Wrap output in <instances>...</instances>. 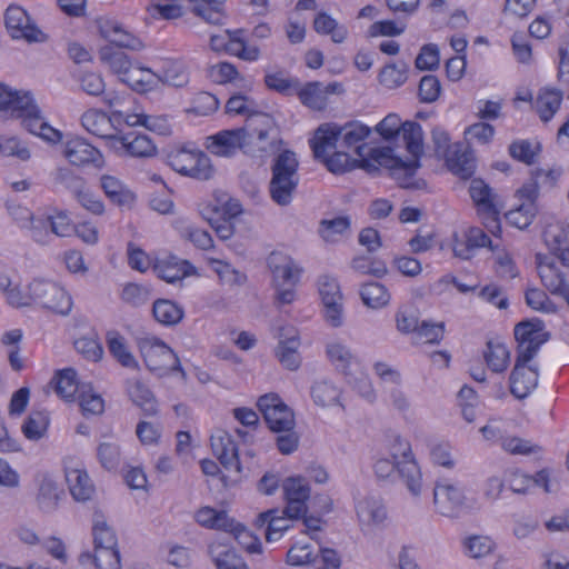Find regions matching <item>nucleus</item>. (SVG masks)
<instances>
[{
	"mask_svg": "<svg viewBox=\"0 0 569 569\" xmlns=\"http://www.w3.org/2000/svg\"><path fill=\"white\" fill-rule=\"evenodd\" d=\"M376 131L386 141H391L400 136L402 137L411 159L403 161L400 158H396L391 167L395 170H403L407 177L413 176L416 170L420 167L419 159L423 153V133L421 126L415 121L401 122L398 114L390 113L376 126Z\"/></svg>",
	"mask_w": 569,
	"mask_h": 569,
	"instance_id": "obj_1",
	"label": "nucleus"
},
{
	"mask_svg": "<svg viewBox=\"0 0 569 569\" xmlns=\"http://www.w3.org/2000/svg\"><path fill=\"white\" fill-rule=\"evenodd\" d=\"M371 132V129L358 121L348 122L343 126L336 123H323L318 127L313 138L310 140L313 154L322 156L338 147L356 148L359 157L368 150L366 143H361Z\"/></svg>",
	"mask_w": 569,
	"mask_h": 569,
	"instance_id": "obj_2",
	"label": "nucleus"
},
{
	"mask_svg": "<svg viewBox=\"0 0 569 569\" xmlns=\"http://www.w3.org/2000/svg\"><path fill=\"white\" fill-rule=\"evenodd\" d=\"M267 267L276 289V303L290 305L296 299V286L300 281L302 268L288 254L272 251L267 258Z\"/></svg>",
	"mask_w": 569,
	"mask_h": 569,
	"instance_id": "obj_3",
	"label": "nucleus"
},
{
	"mask_svg": "<svg viewBox=\"0 0 569 569\" xmlns=\"http://www.w3.org/2000/svg\"><path fill=\"white\" fill-rule=\"evenodd\" d=\"M298 167L296 154L290 150H284L274 158L271 166L269 193L277 204L284 207L292 201L299 184Z\"/></svg>",
	"mask_w": 569,
	"mask_h": 569,
	"instance_id": "obj_4",
	"label": "nucleus"
},
{
	"mask_svg": "<svg viewBox=\"0 0 569 569\" xmlns=\"http://www.w3.org/2000/svg\"><path fill=\"white\" fill-rule=\"evenodd\" d=\"M433 507L437 515L456 520L469 509L465 491L447 480H437L433 486Z\"/></svg>",
	"mask_w": 569,
	"mask_h": 569,
	"instance_id": "obj_5",
	"label": "nucleus"
},
{
	"mask_svg": "<svg viewBox=\"0 0 569 569\" xmlns=\"http://www.w3.org/2000/svg\"><path fill=\"white\" fill-rule=\"evenodd\" d=\"M138 347L147 368L160 375L171 370H181L179 358L173 350L156 337H143Z\"/></svg>",
	"mask_w": 569,
	"mask_h": 569,
	"instance_id": "obj_6",
	"label": "nucleus"
},
{
	"mask_svg": "<svg viewBox=\"0 0 569 569\" xmlns=\"http://www.w3.org/2000/svg\"><path fill=\"white\" fill-rule=\"evenodd\" d=\"M32 305L50 309L60 315H68L72 301L67 291L54 282L33 280L31 282Z\"/></svg>",
	"mask_w": 569,
	"mask_h": 569,
	"instance_id": "obj_7",
	"label": "nucleus"
},
{
	"mask_svg": "<svg viewBox=\"0 0 569 569\" xmlns=\"http://www.w3.org/2000/svg\"><path fill=\"white\" fill-rule=\"evenodd\" d=\"M515 338L518 341L516 363L528 366L538 353L540 347L548 340V333L543 332L540 322H520L515 327Z\"/></svg>",
	"mask_w": 569,
	"mask_h": 569,
	"instance_id": "obj_8",
	"label": "nucleus"
},
{
	"mask_svg": "<svg viewBox=\"0 0 569 569\" xmlns=\"http://www.w3.org/2000/svg\"><path fill=\"white\" fill-rule=\"evenodd\" d=\"M257 406L272 431H290L293 429V412L277 393L261 396Z\"/></svg>",
	"mask_w": 569,
	"mask_h": 569,
	"instance_id": "obj_9",
	"label": "nucleus"
},
{
	"mask_svg": "<svg viewBox=\"0 0 569 569\" xmlns=\"http://www.w3.org/2000/svg\"><path fill=\"white\" fill-rule=\"evenodd\" d=\"M4 23L13 39H23L28 42H43L47 39L21 7L10 6L6 10Z\"/></svg>",
	"mask_w": 569,
	"mask_h": 569,
	"instance_id": "obj_10",
	"label": "nucleus"
},
{
	"mask_svg": "<svg viewBox=\"0 0 569 569\" xmlns=\"http://www.w3.org/2000/svg\"><path fill=\"white\" fill-rule=\"evenodd\" d=\"M282 489L287 502L281 513L289 518H300L307 513V501L310 497V487L300 476L289 477L283 480Z\"/></svg>",
	"mask_w": 569,
	"mask_h": 569,
	"instance_id": "obj_11",
	"label": "nucleus"
},
{
	"mask_svg": "<svg viewBox=\"0 0 569 569\" xmlns=\"http://www.w3.org/2000/svg\"><path fill=\"white\" fill-rule=\"evenodd\" d=\"M536 263L543 287L551 295L563 297L569 290V273L561 270L551 256L537 253Z\"/></svg>",
	"mask_w": 569,
	"mask_h": 569,
	"instance_id": "obj_12",
	"label": "nucleus"
},
{
	"mask_svg": "<svg viewBox=\"0 0 569 569\" xmlns=\"http://www.w3.org/2000/svg\"><path fill=\"white\" fill-rule=\"evenodd\" d=\"M109 148L117 154L149 158L156 154L157 147L147 134L129 132L110 139Z\"/></svg>",
	"mask_w": 569,
	"mask_h": 569,
	"instance_id": "obj_13",
	"label": "nucleus"
},
{
	"mask_svg": "<svg viewBox=\"0 0 569 569\" xmlns=\"http://www.w3.org/2000/svg\"><path fill=\"white\" fill-rule=\"evenodd\" d=\"M248 134L247 128H238L232 130H223L214 136L208 137V150L219 157H231L238 149L247 144Z\"/></svg>",
	"mask_w": 569,
	"mask_h": 569,
	"instance_id": "obj_14",
	"label": "nucleus"
},
{
	"mask_svg": "<svg viewBox=\"0 0 569 569\" xmlns=\"http://www.w3.org/2000/svg\"><path fill=\"white\" fill-rule=\"evenodd\" d=\"M153 269L160 279L170 284L181 283L184 278L197 273L196 267L190 261L173 254L159 259Z\"/></svg>",
	"mask_w": 569,
	"mask_h": 569,
	"instance_id": "obj_15",
	"label": "nucleus"
},
{
	"mask_svg": "<svg viewBox=\"0 0 569 569\" xmlns=\"http://www.w3.org/2000/svg\"><path fill=\"white\" fill-rule=\"evenodd\" d=\"M211 448L213 455L227 470L241 472V465L238 456V448L232 437L224 430H218L211 436Z\"/></svg>",
	"mask_w": 569,
	"mask_h": 569,
	"instance_id": "obj_16",
	"label": "nucleus"
},
{
	"mask_svg": "<svg viewBox=\"0 0 569 569\" xmlns=\"http://www.w3.org/2000/svg\"><path fill=\"white\" fill-rule=\"evenodd\" d=\"M100 34L108 40L110 43L134 51L143 49V43L140 39L126 31L121 23L112 19H100L99 20Z\"/></svg>",
	"mask_w": 569,
	"mask_h": 569,
	"instance_id": "obj_17",
	"label": "nucleus"
},
{
	"mask_svg": "<svg viewBox=\"0 0 569 569\" xmlns=\"http://www.w3.org/2000/svg\"><path fill=\"white\" fill-rule=\"evenodd\" d=\"M63 153L73 166L80 167L93 163L100 167L102 164V154L100 151L79 137L67 141Z\"/></svg>",
	"mask_w": 569,
	"mask_h": 569,
	"instance_id": "obj_18",
	"label": "nucleus"
},
{
	"mask_svg": "<svg viewBox=\"0 0 569 569\" xmlns=\"http://www.w3.org/2000/svg\"><path fill=\"white\" fill-rule=\"evenodd\" d=\"M538 368L515 363L510 373V392L518 399H525L538 385Z\"/></svg>",
	"mask_w": 569,
	"mask_h": 569,
	"instance_id": "obj_19",
	"label": "nucleus"
},
{
	"mask_svg": "<svg viewBox=\"0 0 569 569\" xmlns=\"http://www.w3.org/2000/svg\"><path fill=\"white\" fill-rule=\"evenodd\" d=\"M341 86L337 82L323 84L315 81L307 83L298 92L300 101L312 110H323L327 106L328 96L340 92Z\"/></svg>",
	"mask_w": 569,
	"mask_h": 569,
	"instance_id": "obj_20",
	"label": "nucleus"
},
{
	"mask_svg": "<svg viewBox=\"0 0 569 569\" xmlns=\"http://www.w3.org/2000/svg\"><path fill=\"white\" fill-rule=\"evenodd\" d=\"M358 519L362 526L379 527L387 520V509L381 498L368 496L356 506Z\"/></svg>",
	"mask_w": 569,
	"mask_h": 569,
	"instance_id": "obj_21",
	"label": "nucleus"
},
{
	"mask_svg": "<svg viewBox=\"0 0 569 569\" xmlns=\"http://www.w3.org/2000/svg\"><path fill=\"white\" fill-rule=\"evenodd\" d=\"M100 187L106 197L118 207L130 208L136 202V194L120 179L110 174L100 177Z\"/></svg>",
	"mask_w": 569,
	"mask_h": 569,
	"instance_id": "obj_22",
	"label": "nucleus"
},
{
	"mask_svg": "<svg viewBox=\"0 0 569 569\" xmlns=\"http://www.w3.org/2000/svg\"><path fill=\"white\" fill-rule=\"evenodd\" d=\"M208 556L217 569H249L232 548L219 540L209 543Z\"/></svg>",
	"mask_w": 569,
	"mask_h": 569,
	"instance_id": "obj_23",
	"label": "nucleus"
},
{
	"mask_svg": "<svg viewBox=\"0 0 569 569\" xmlns=\"http://www.w3.org/2000/svg\"><path fill=\"white\" fill-rule=\"evenodd\" d=\"M66 480L71 496L77 501H87L94 493V486L84 469L79 467L66 469Z\"/></svg>",
	"mask_w": 569,
	"mask_h": 569,
	"instance_id": "obj_24",
	"label": "nucleus"
},
{
	"mask_svg": "<svg viewBox=\"0 0 569 569\" xmlns=\"http://www.w3.org/2000/svg\"><path fill=\"white\" fill-rule=\"evenodd\" d=\"M82 127L91 134L107 140V146L111 138L117 137L112 134L113 126L111 119L106 112L90 109L81 117Z\"/></svg>",
	"mask_w": 569,
	"mask_h": 569,
	"instance_id": "obj_25",
	"label": "nucleus"
},
{
	"mask_svg": "<svg viewBox=\"0 0 569 569\" xmlns=\"http://www.w3.org/2000/svg\"><path fill=\"white\" fill-rule=\"evenodd\" d=\"M293 519L284 513L280 516L278 509H270L258 516L256 525L263 527L267 523L266 539L270 542L276 541L282 532L288 530L290 528V520Z\"/></svg>",
	"mask_w": 569,
	"mask_h": 569,
	"instance_id": "obj_26",
	"label": "nucleus"
},
{
	"mask_svg": "<svg viewBox=\"0 0 569 569\" xmlns=\"http://www.w3.org/2000/svg\"><path fill=\"white\" fill-rule=\"evenodd\" d=\"M359 295L363 305L370 309H382L390 303L388 288L377 281H369L360 287Z\"/></svg>",
	"mask_w": 569,
	"mask_h": 569,
	"instance_id": "obj_27",
	"label": "nucleus"
},
{
	"mask_svg": "<svg viewBox=\"0 0 569 569\" xmlns=\"http://www.w3.org/2000/svg\"><path fill=\"white\" fill-rule=\"evenodd\" d=\"M127 393L130 399L140 407L147 415L157 413V405L152 392L149 388L138 379L127 381Z\"/></svg>",
	"mask_w": 569,
	"mask_h": 569,
	"instance_id": "obj_28",
	"label": "nucleus"
},
{
	"mask_svg": "<svg viewBox=\"0 0 569 569\" xmlns=\"http://www.w3.org/2000/svg\"><path fill=\"white\" fill-rule=\"evenodd\" d=\"M99 53L101 61L108 64L111 71L119 74L121 79L131 76L134 67L124 52L117 51L111 46H106L100 49Z\"/></svg>",
	"mask_w": 569,
	"mask_h": 569,
	"instance_id": "obj_29",
	"label": "nucleus"
},
{
	"mask_svg": "<svg viewBox=\"0 0 569 569\" xmlns=\"http://www.w3.org/2000/svg\"><path fill=\"white\" fill-rule=\"evenodd\" d=\"M397 470L407 489L415 498L422 492V475L415 459H407L397 462Z\"/></svg>",
	"mask_w": 569,
	"mask_h": 569,
	"instance_id": "obj_30",
	"label": "nucleus"
},
{
	"mask_svg": "<svg viewBox=\"0 0 569 569\" xmlns=\"http://www.w3.org/2000/svg\"><path fill=\"white\" fill-rule=\"evenodd\" d=\"M310 395L315 405L325 408L339 403L341 390L332 381L321 379L313 382Z\"/></svg>",
	"mask_w": 569,
	"mask_h": 569,
	"instance_id": "obj_31",
	"label": "nucleus"
},
{
	"mask_svg": "<svg viewBox=\"0 0 569 569\" xmlns=\"http://www.w3.org/2000/svg\"><path fill=\"white\" fill-rule=\"evenodd\" d=\"M152 313L154 319L163 326H176L184 316L183 308L168 299H158L153 302Z\"/></svg>",
	"mask_w": 569,
	"mask_h": 569,
	"instance_id": "obj_32",
	"label": "nucleus"
},
{
	"mask_svg": "<svg viewBox=\"0 0 569 569\" xmlns=\"http://www.w3.org/2000/svg\"><path fill=\"white\" fill-rule=\"evenodd\" d=\"M469 193L473 202L485 212L493 217L496 221L497 210L493 203L491 188L481 179H473L470 182Z\"/></svg>",
	"mask_w": 569,
	"mask_h": 569,
	"instance_id": "obj_33",
	"label": "nucleus"
},
{
	"mask_svg": "<svg viewBox=\"0 0 569 569\" xmlns=\"http://www.w3.org/2000/svg\"><path fill=\"white\" fill-rule=\"evenodd\" d=\"M196 521L206 528L226 531L232 528V518L226 511L202 507L196 512Z\"/></svg>",
	"mask_w": 569,
	"mask_h": 569,
	"instance_id": "obj_34",
	"label": "nucleus"
},
{
	"mask_svg": "<svg viewBox=\"0 0 569 569\" xmlns=\"http://www.w3.org/2000/svg\"><path fill=\"white\" fill-rule=\"evenodd\" d=\"M80 561H93L97 569H120V555L117 547L94 548V555L82 553Z\"/></svg>",
	"mask_w": 569,
	"mask_h": 569,
	"instance_id": "obj_35",
	"label": "nucleus"
},
{
	"mask_svg": "<svg viewBox=\"0 0 569 569\" xmlns=\"http://www.w3.org/2000/svg\"><path fill=\"white\" fill-rule=\"evenodd\" d=\"M315 158L322 161L327 169L332 173H343L357 167V159H352L347 152L333 149L326 151L322 156Z\"/></svg>",
	"mask_w": 569,
	"mask_h": 569,
	"instance_id": "obj_36",
	"label": "nucleus"
},
{
	"mask_svg": "<svg viewBox=\"0 0 569 569\" xmlns=\"http://www.w3.org/2000/svg\"><path fill=\"white\" fill-rule=\"evenodd\" d=\"M107 342L110 353L121 366L132 369L139 368L138 361L128 349L122 336L117 332H109L107 336Z\"/></svg>",
	"mask_w": 569,
	"mask_h": 569,
	"instance_id": "obj_37",
	"label": "nucleus"
},
{
	"mask_svg": "<svg viewBox=\"0 0 569 569\" xmlns=\"http://www.w3.org/2000/svg\"><path fill=\"white\" fill-rule=\"evenodd\" d=\"M300 342L297 337L281 340L276 349V356L280 363L288 370H297L300 367L301 358L298 352Z\"/></svg>",
	"mask_w": 569,
	"mask_h": 569,
	"instance_id": "obj_38",
	"label": "nucleus"
},
{
	"mask_svg": "<svg viewBox=\"0 0 569 569\" xmlns=\"http://www.w3.org/2000/svg\"><path fill=\"white\" fill-rule=\"evenodd\" d=\"M351 221L348 216L322 219L319 222L318 233L326 242H335L339 236L349 231Z\"/></svg>",
	"mask_w": 569,
	"mask_h": 569,
	"instance_id": "obj_39",
	"label": "nucleus"
},
{
	"mask_svg": "<svg viewBox=\"0 0 569 569\" xmlns=\"http://www.w3.org/2000/svg\"><path fill=\"white\" fill-rule=\"evenodd\" d=\"M562 100V93L558 90H541L536 100V109L540 119L549 121L558 111Z\"/></svg>",
	"mask_w": 569,
	"mask_h": 569,
	"instance_id": "obj_40",
	"label": "nucleus"
},
{
	"mask_svg": "<svg viewBox=\"0 0 569 569\" xmlns=\"http://www.w3.org/2000/svg\"><path fill=\"white\" fill-rule=\"evenodd\" d=\"M31 98L29 92L12 90L6 84L0 83V111H9L14 117L23 104Z\"/></svg>",
	"mask_w": 569,
	"mask_h": 569,
	"instance_id": "obj_41",
	"label": "nucleus"
},
{
	"mask_svg": "<svg viewBox=\"0 0 569 569\" xmlns=\"http://www.w3.org/2000/svg\"><path fill=\"white\" fill-rule=\"evenodd\" d=\"M49 426V415L47 411H31L23 422L21 430L29 440L41 439Z\"/></svg>",
	"mask_w": 569,
	"mask_h": 569,
	"instance_id": "obj_42",
	"label": "nucleus"
},
{
	"mask_svg": "<svg viewBox=\"0 0 569 569\" xmlns=\"http://www.w3.org/2000/svg\"><path fill=\"white\" fill-rule=\"evenodd\" d=\"M52 382L54 390L62 399L70 401L73 399L78 391L77 372L72 368H67L59 371Z\"/></svg>",
	"mask_w": 569,
	"mask_h": 569,
	"instance_id": "obj_43",
	"label": "nucleus"
},
{
	"mask_svg": "<svg viewBox=\"0 0 569 569\" xmlns=\"http://www.w3.org/2000/svg\"><path fill=\"white\" fill-rule=\"evenodd\" d=\"M14 117L20 118L22 120V126L34 136H37L39 130L42 128V123L47 122L32 98L28 100V103L23 104Z\"/></svg>",
	"mask_w": 569,
	"mask_h": 569,
	"instance_id": "obj_44",
	"label": "nucleus"
},
{
	"mask_svg": "<svg viewBox=\"0 0 569 569\" xmlns=\"http://www.w3.org/2000/svg\"><path fill=\"white\" fill-rule=\"evenodd\" d=\"M319 559V550L309 543H296L287 552V562L290 566L316 565Z\"/></svg>",
	"mask_w": 569,
	"mask_h": 569,
	"instance_id": "obj_45",
	"label": "nucleus"
},
{
	"mask_svg": "<svg viewBox=\"0 0 569 569\" xmlns=\"http://www.w3.org/2000/svg\"><path fill=\"white\" fill-rule=\"evenodd\" d=\"M463 546L467 555L473 559L485 558L491 555L496 548L495 541L489 536L473 535L465 539Z\"/></svg>",
	"mask_w": 569,
	"mask_h": 569,
	"instance_id": "obj_46",
	"label": "nucleus"
},
{
	"mask_svg": "<svg viewBox=\"0 0 569 569\" xmlns=\"http://www.w3.org/2000/svg\"><path fill=\"white\" fill-rule=\"evenodd\" d=\"M390 152V148H369L363 151V156L358 160L357 167L368 172L379 171L378 164H387L390 160L393 162L395 159H391Z\"/></svg>",
	"mask_w": 569,
	"mask_h": 569,
	"instance_id": "obj_47",
	"label": "nucleus"
},
{
	"mask_svg": "<svg viewBox=\"0 0 569 569\" xmlns=\"http://www.w3.org/2000/svg\"><path fill=\"white\" fill-rule=\"evenodd\" d=\"M485 359L488 367L493 372H502L509 365L510 353L508 348L502 343H493L489 341L487 343V351L485 352Z\"/></svg>",
	"mask_w": 569,
	"mask_h": 569,
	"instance_id": "obj_48",
	"label": "nucleus"
},
{
	"mask_svg": "<svg viewBox=\"0 0 569 569\" xmlns=\"http://www.w3.org/2000/svg\"><path fill=\"white\" fill-rule=\"evenodd\" d=\"M408 64L406 62L386 64L380 73L379 81L389 89L402 86L407 80Z\"/></svg>",
	"mask_w": 569,
	"mask_h": 569,
	"instance_id": "obj_49",
	"label": "nucleus"
},
{
	"mask_svg": "<svg viewBox=\"0 0 569 569\" xmlns=\"http://www.w3.org/2000/svg\"><path fill=\"white\" fill-rule=\"evenodd\" d=\"M61 491L56 482L50 479H43L40 483L37 497L39 508L44 512H51L58 507Z\"/></svg>",
	"mask_w": 569,
	"mask_h": 569,
	"instance_id": "obj_50",
	"label": "nucleus"
},
{
	"mask_svg": "<svg viewBox=\"0 0 569 569\" xmlns=\"http://www.w3.org/2000/svg\"><path fill=\"white\" fill-rule=\"evenodd\" d=\"M162 80L161 74L153 72L149 68L134 67L128 78H122L123 82L141 90H149L158 86Z\"/></svg>",
	"mask_w": 569,
	"mask_h": 569,
	"instance_id": "obj_51",
	"label": "nucleus"
},
{
	"mask_svg": "<svg viewBox=\"0 0 569 569\" xmlns=\"http://www.w3.org/2000/svg\"><path fill=\"white\" fill-rule=\"evenodd\" d=\"M161 83L182 88L189 82L188 68L180 61H168L161 74Z\"/></svg>",
	"mask_w": 569,
	"mask_h": 569,
	"instance_id": "obj_52",
	"label": "nucleus"
},
{
	"mask_svg": "<svg viewBox=\"0 0 569 569\" xmlns=\"http://www.w3.org/2000/svg\"><path fill=\"white\" fill-rule=\"evenodd\" d=\"M449 169L462 179H469L476 168L475 158L470 152L456 151L448 159Z\"/></svg>",
	"mask_w": 569,
	"mask_h": 569,
	"instance_id": "obj_53",
	"label": "nucleus"
},
{
	"mask_svg": "<svg viewBox=\"0 0 569 569\" xmlns=\"http://www.w3.org/2000/svg\"><path fill=\"white\" fill-rule=\"evenodd\" d=\"M232 528L227 529L226 532L232 533L233 538L238 541V543L246 549L249 553H260L261 552V542L260 540L253 536L246 527L241 523H238L232 519Z\"/></svg>",
	"mask_w": 569,
	"mask_h": 569,
	"instance_id": "obj_54",
	"label": "nucleus"
},
{
	"mask_svg": "<svg viewBox=\"0 0 569 569\" xmlns=\"http://www.w3.org/2000/svg\"><path fill=\"white\" fill-rule=\"evenodd\" d=\"M26 229L33 241L40 244L51 243L50 218L47 214L34 216Z\"/></svg>",
	"mask_w": 569,
	"mask_h": 569,
	"instance_id": "obj_55",
	"label": "nucleus"
},
{
	"mask_svg": "<svg viewBox=\"0 0 569 569\" xmlns=\"http://www.w3.org/2000/svg\"><path fill=\"white\" fill-rule=\"evenodd\" d=\"M100 465L107 470H116L121 462L120 446L116 442H101L97 448Z\"/></svg>",
	"mask_w": 569,
	"mask_h": 569,
	"instance_id": "obj_56",
	"label": "nucleus"
},
{
	"mask_svg": "<svg viewBox=\"0 0 569 569\" xmlns=\"http://www.w3.org/2000/svg\"><path fill=\"white\" fill-rule=\"evenodd\" d=\"M94 548L117 547L118 540L112 528L102 518H97L92 528Z\"/></svg>",
	"mask_w": 569,
	"mask_h": 569,
	"instance_id": "obj_57",
	"label": "nucleus"
},
{
	"mask_svg": "<svg viewBox=\"0 0 569 569\" xmlns=\"http://www.w3.org/2000/svg\"><path fill=\"white\" fill-rule=\"evenodd\" d=\"M191 103L192 104L188 111L197 116H208L217 111L219 108L218 98L207 91L196 93Z\"/></svg>",
	"mask_w": 569,
	"mask_h": 569,
	"instance_id": "obj_58",
	"label": "nucleus"
},
{
	"mask_svg": "<svg viewBox=\"0 0 569 569\" xmlns=\"http://www.w3.org/2000/svg\"><path fill=\"white\" fill-rule=\"evenodd\" d=\"M445 333L443 322L421 321L416 332V338L422 343H439Z\"/></svg>",
	"mask_w": 569,
	"mask_h": 569,
	"instance_id": "obj_59",
	"label": "nucleus"
},
{
	"mask_svg": "<svg viewBox=\"0 0 569 569\" xmlns=\"http://www.w3.org/2000/svg\"><path fill=\"white\" fill-rule=\"evenodd\" d=\"M536 213L537 206L535 203H521L518 208L507 212L506 218L510 224L523 229L532 222Z\"/></svg>",
	"mask_w": 569,
	"mask_h": 569,
	"instance_id": "obj_60",
	"label": "nucleus"
},
{
	"mask_svg": "<svg viewBox=\"0 0 569 569\" xmlns=\"http://www.w3.org/2000/svg\"><path fill=\"white\" fill-rule=\"evenodd\" d=\"M327 356L336 368L342 371H346L353 360V355L350 349L338 341L328 343Z\"/></svg>",
	"mask_w": 569,
	"mask_h": 569,
	"instance_id": "obj_61",
	"label": "nucleus"
},
{
	"mask_svg": "<svg viewBox=\"0 0 569 569\" xmlns=\"http://www.w3.org/2000/svg\"><path fill=\"white\" fill-rule=\"evenodd\" d=\"M180 236L184 240L192 242L194 247L201 250H208L213 247L211 234L206 230L194 227L193 224L183 226L180 229Z\"/></svg>",
	"mask_w": 569,
	"mask_h": 569,
	"instance_id": "obj_62",
	"label": "nucleus"
},
{
	"mask_svg": "<svg viewBox=\"0 0 569 569\" xmlns=\"http://www.w3.org/2000/svg\"><path fill=\"white\" fill-rule=\"evenodd\" d=\"M0 154L16 157L21 161L30 159V150L16 137H0Z\"/></svg>",
	"mask_w": 569,
	"mask_h": 569,
	"instance_id": "obj_63",
	"label": "nucleus"
},
{
	"mask_svg": "<svg viewBox=\"0 0 569 569\" xmlns=\"http://www.w3.org/2000/svg\"><path fill=\"white\" fill-rule=\"evenodd\" d=\"M526 302L530 308L545 313H556L558 310L547 293L537 288L526 291Z\"/></svg>",
	"mask_w": 569,
	"mask_h": 569,
	"instance_id": "obj_64",
	"label": "nucleus"
}]
</instances>
